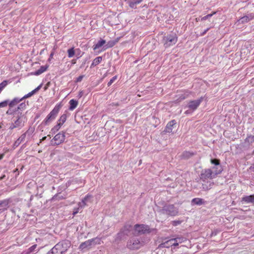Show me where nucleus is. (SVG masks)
Wrapping results in <instances>:
<instances>
[{
	"label": "nucleus",
	"mask_w": 254,
	"mask_h": 254,
	"mask_svg": "<svg viewBox=\"0 0 254 254\" xmlns=\"http://www.w3.org/2000/svg\"><path fill=\"white\" fill-rule=\"evenodd\" d=\"M245 141L248 142L249 144H252L254 142V135H250L248 136L245 139Z\"/></svg>",
	"instance_id": "473e14b6"
},
{
	"label": "nucleus",
	"mask_w": 254,
	"mask_h": 254,
	"mask_svg": "<svg viewBox=\"0 0 254 254\" xmlns=\"http://www.w3.org/2000/svg\"><path fill=\"white\" fill-rule=\"evenodd\" d=\"M134 228L135 231L139 234L150 233L152 232V230L149 227L144 224H135L134 226Z\"/></svg>",
	"instance_id": "423d86ee"
},
{
	"label": "nucleus",
	"mask_w": 254,
	"mask_h": 254,
	"mask_svg": "<svg viewBox=\"0 0 254 254\" xmlns=\"http://www.w3.org/2000/svg\"><path fill=\"white\" fill-rule=\"evenodd\" d=\"M66 120V116L65 114L63 115L58 120V123L63 125V124L65 122Z\"/></svg>",
	"instance_id": "c9c22d12"
},
{
	"label": "nucleus",
	"mask_w": 254,
	"mask_h": 254,
	"mask_svg": "<svg viewBox=\"0 0 254 254\" xmlns=\"http://www.w3.org/2000/svg\"><path fill=\"white\" fill-rule=\"evenodd\" d=\"M164 46L165 48H168L175 45L178 41V37L176 34L169 35L163 39Z\"/></svg>",
	"instance_id": "39448f33"
},
{
	"label": "nucleus",
	"mask_w": 254,
	"mask_h": 254,
	"mask_svg": "<svg viewBox=\"0 0 254 254\" xmlns=\"http://www.w3.org/2000/svg\"><path fill=\"white\" fill-rule=\"evenodd\" d=\"M76 63V60L75 59H73L71 60L72 64H75Z\"/></svg>",
	"instance_id": "5fc2aeb1"
},
{
	"label": "nucleus",
	"mask_w": 254,
	"mask_h": 254,
	"mask_svg": "<svg viewBox=\"0 0 254 254\" xmlns=\"http://www.w3.org/2000/svg\"><path fill=\"white\" fill-rule=\"evenodd\" d=\"M221 169L219 170H212L211 169H205L201 171L200 175V180L201 181H206L208 180H212L215 176L221 173Z\"/></svg>",
	"instance_id": "f03ea898"
},
{
	"label": "nucleus",
	"mask_w": 254,
	"mask_h": 254,
	"mask_svg": "<svg viewBox=\"0 0 254 254\" xmlns=\"http://www.w3.org/2000/svg\"><path fill=\"white\" fill-rule=\"evenodd\" d=\"M131 227V225H125L122 230L123 231H125V232L127 233L128 234L130 231Z\"/></svg>",
	"instance_id": "79ce46f5"
},
{
	"label": "nucleus",
	"mask_w": 254,
	"mask_h": 254,
	"mask_svg": "<svg viewBox=\"0 0 254 254\" xmlns=\"http://www.w3.org/2000/svg\"><path fill=\"white\" fill-rule=\"evenodd\" d=\"M117 79V76L116 75V76H114V77H113L109 81V82L108 83V86H110L111 85V84Z\"/></svg>",
	"instance_id": "c03bdc74"
},
{
	"label": "nucleus",
	"mask_w": 254,
	"mask_h": 254,
	"mask_svg": "<svg viewBox=\"0 0 254 254\" xmlns=\"http://www.w3.org/2000/svg\"><path fill=\"white\" fill-rule=\"evenodd\" d=\"M209 28H207L205 30H204V32L201 34V36H203L204 34H206V33L209 30Z\"/></svg>",
	"instance_id": "3c124183"
},
{
	"label": "nucleus",
	"mask_w": 254,
	"mask_h": 254,
	"mask_svg": "<svg viewBox=\"0 0 254 254\" xmlns=\"http://www.w3.org/2000/svg\"><path fill=\"white\" fill-rule=\"evenodd\" d=\"M205 201L203 199L198 197L194 198L191 200V205H201L202 204H204Z\"/></svg>",
	"instance_id": "412c9836"
},
{
	"label": "nucleus",
	"mask_w": 254,
	"mask_h": 254,
	"mask_svg": "<svg viewBox=\"0 0 254 254\" xmlns=\"http://www.w3.org/2000/svg\"><path fill=\"white\" fill-rule=\"evenodd\" d=\"M25 139V134H22L14 143L13 148H15L18 147L20 144L23 142Z\"/></svg>",
	"instance_id": "5701e85b"
},
{
	"label": "nucleus",
	"mask_w": 254,
	"mask_h": 254,
	"mask_svg": "<svg viewBox=\"0 0 254 254\" xmlns=\"http://www.w3.org/2000/svg\"><path fill=\"white\" fill-rule=\"evenodd\" d=\"M47 254H63L59 247L56 244L50 251H49Z\"/></svg>",
	"instance_id": "4be33fe9"
},
{
	"label": "nucleus",
	"mask_w": 254,
	"mask_h": 254,
	"mask_svg": "<svg viewBox=\"0 0 254 254\" xmlns=\"http://www.w3.org/2000/svg\"><path fill=\"white\" fill-rule=\"evenodd\" d=\"M253 17L252 16H244L241 18L239 20L238 22L240 23H245L249 22L251 20L253 19Z\"/></svg>",
	"instance_id": "a878e982"
},
{
	"label": "nucleus",
	"mask_w": 254,
	"mask_h": 254,
	"mask_svg": "<svg viewBox=\"0 0 254 254\" xmlns=\"http://www.w3.org/2000/svg\"><path fill=\"white\" fill-rule=\"evenodd\" d=\"M176 124V121L175 120L169 122L166 125L165 130L163 132L170 133L172 132L174 127Z\"/></svg>",
	"instance_id": "dca6fc26"
},
{
	"label": "nucleus",
	"mask_w": 254,
	"mask_h": 254,
	"mask_svg": "<svg viewBox=\"0 0 254 254\" xmlns=\"http://www.w3.org/2000/svg\"><path fill=\"white\" fill-rule=\"evenodd\" d=\"M20 254H28L26 250L23 251Z\"/></svg>",
	"instance_id": "052dcab7"
},
{
	"label": "nucleus",
	"mask_w": 254,
	"mask_h": 254,
	"mask_svg": "<svg viewBox=\"0 0 254 254\" xmlns=\"http://www.w3.org/2000/svg\"><path fill=\"white\" fill-rule=\"evenodd\" d=\"M62 125H61L60 124H59V123H57V125H56L54 127H53L51 129V131L53 132V133H55L56 132H57V131H58L59 130V129L61 128V126Z\"/></svg>",
	"instance_id": "e433bc0d"
},
{
	"label": "nucleus",
	"mask_w": 254,
	"mask_h": 254,
	"mask_svg": "<svg viewBox=\"0 0 254 254\" xmlns=\"http://www.w3.org/2000/svg\"><path fill=\"white\" fill-rule=\"evenodd\" d=\"M147 121L150 123L154 127H156L160 123V120L158 118L156 117L155 115H151L147 118Z\"/></svg>",
	"instance_id": "4468645a"
},
{
	"label": "nucleus",
	"mask_w": 254,
	"mask_h": 254,
	"mask_svg": "<svg viewBox=\"0 0 254 254\" xmlns=\"http://www.w3.org/2000/svg\"><path fill=\"white\" fill-rule=\"evenodd\" d=\"M182 222V221L181 220H174L172 221V224L174 226H177Z\"/></svg>",
	"instance_id": "49530a36"
},
{
	"label": "nucleus",
	"mask_w": 254,
	"mask_h": 254,
	"mask_svg": "<svg viewBox=\"0 0 254 254\" xmlns=\"http://www.w3.org/2000/svg\"><path fill=\"white\" fill-rule=\"evenodd\" d=\"M211 163L214 164L215 165L214 167L212 168L213 170H219V168L221 169V173L222 171V168L221 166L220 165V161L217 159H211L210 160Z\"/></svg>",
	"instance_id": "6ab92c4d"
},
{
	"label": "nucleus",
	"mask_w": 254,
	"mask_h": 254,
	"mask_svg": "<svg viewBox=\"0 0 254 254\" xmlns=\"http://www.w3.org/2000/svg\"><path fill=\"white\" fill-rule=\"evenodd\" d=\"M216 12L214 11V12H212V13L208 14L206 15V16H204L203 17H202L201 19V21L205 20L207 19L212 16L214 14H216Z\"/></svg>",
	"instance_id": "ea45409f"
},
{
	"label": "nucleus",
	"mask_w": 254,
	"mask_h": 254,
	"mask_svg": "<svg viewBox=\"0 0 254 254\" xmlns=\"http://www.w3.org/2000/svg\"><path fill=\"white\" fill-rule=\"evenodd\" d=\"M250 170L254 172V164L250 167Z\"/></svg>",
	"instance_id": "603ef678"
},
{
	"label": "nucleus",
	"mask_w": 254,
	"mask_h": 254,
	"mask_svg": "<svg viewBox=\"0 0 254 254\" xmlns=\"http://www.w3.org/2000/svg\"><path fill=\"white\" fill-rule=\"evenodd\" d=\"M3 156H4L3 153L0 154V160H1L3 158Z\"/></svg>",
	"instance_id": "13d9d810"
},
{
	"label": "nucleus",
	"mask_w": 254,
	"mask_h": 254,
	"mask_svg": "<svg viewBox=\"0 0 254 254\" xmlns=\"http://www.w3.org/2000/svg\"><path fill=\"white\" fill-rule=\"evenodd\" d=\"M79 210V207L75 208L73 211V213H72L73 215L74 216L75 214H76L78 212Z\"/></svg>",
	"instance_id": "09e8293b"
},
{
	"label": "nucleus",
	"mask_w": 254,
	"mask_h": 254,
	"mask_svg": "<svg viewBox=\"0 0 254 254\" xmlns=\"http://www.w3.org/2000/svg\"><path fill=\"white\" fill-rule=\"evenodd\" d=\"M77 104L78 103L76 100L74 99L70 100L69 101V110H74L77 106Z\"/></svg>",
	"instance_id": "c756f323"
},
{
	"label": "nucleus",
	"mask_w": 254,
	"mask_h": 254,
	"mask_svg": "<svg viewBox=\"0 0 254 254\" xmlns=\"http://www.w3.org/2000/svg\"><path fill=\"white\" fill-rule=\"evenodd\" d=\"M37 247V245L36 244L33 245L26 251L28 254H33L34 252H36V253H37L38 252V251L36 250Z\"/></svg>",
	"instance_id": "cd10ccee"
},
{
	"label": "nucleus",
	"mask_w": 254,
	"mask_h": 254,
	"mask_svg": "<svg viewBox=\"0 0 254 254\" xmlns=\"http://www.w3.org/2000/svg\"><path fill=\"white\" fill-rule=\"evenodd\" d=\"M11 202V200L10 198L0 200V214L7 210Z\"/></svg>",
	"instance_id": "f8f14e48"
},
{
	"label": "nucleus",
	"mask_w": 254,
	"mask_h": 254,
	"mask_svg": "<svg viewBox=\"0 0 254 254\" xmlns=\"http://www.w3.org/2000/svg\"><path fill=\"white\" fill-rule=\"evenodd\" d=\"M134 5H136V4L134 3V2H132L129 3V6L131 7H133Z\"/></svg>",
	"instance_id": "864d4df0"
},
{
	"label": "nucleus",
	"mask_w": 254,
	"mask_h": 254,
	"mask_svg": "<svg viewBox=\"0 0 254 254\" xmlns=\"http://www.w3.org/2000/svg\"><path fill=\"white\" fill-rule=\"evenodd\" d=\"M21 101V99L17 97L14 98L11 101L8 100V111H22L26 110L29 105L28 102L24 101L20 103Z\"/></svg>",
	"instance_id": "f257e3e1"
},
{
	"label": "nucleus",
	"mask_w": 254,
	"mask_h": 254,
	"mask_svg": "<svg viewBox=\"0 0 254 254\" xmlns=\"http://www.w3.org/2000/svg\"><path fill=\"white\" fill-rule=\"evenodd\" d=\"M49 67V65L48 64H46L45 65L41 66L40 68L37 70L35 71V72H31V74L36 76L39 75L42 73H44V72H45L48 69Z\"/></svg>",
	"instance_id": "f3484780"
},
{
	"label": "nucleus",
	"mask_w": 254,
	"mask_h": 254,
	"mask_svg": "<svg viewBox=\"0 0 254 254\" xmlns=\"http://www.w3.org/2000/svg\"><path fill=\"white\" fill-rule=\"evenodd\" d=\"M25 120V117H18V118L15 121H14V123H12L10 125L9 129H13L14 128H21L23 127L24 126Z\"/></svg>",
	"instance_id": "1a4fd4ad"
},
{
	"label": "nucleus",
	"mask_w": 254,
	"mask_h": 254,
	"mask_svg": "<svg viewBox=\"0 0 254 254\" xmlns=\"http://www.w3.org/2000/svg\"><path fill=\"white\" fill-rule=\"evenodd\" d=\"M100 239L99 238H95L94 239H91L83 243H82L79 246V248L81 249H84L89 247L93 245L100 244Z\"/></svg>",
	"instance_id": "0eeeda50"
},
{
	"label": "nucleus",
	"mask_w": 254,
	"mask_h": 254,
	"mask_svg": "<svg viewBox=\"0 0 254 254\" xmlns=\"http://www.w3.org/2000/svg\"><path fill=\"white\" fill-rule=\"evenodd\" d=\"M84 75H80L76 79V82H80L82 79L84 77Z\"/></svg>",
	"instance_id": "de8ad7c7"
},
{
	"label": "nucleus",
	"mask_w": 254,
	"mask_h": 254,
	"mask_svg": "<svg viewBox=\"0 0 254 254\" xmlns=\"http://www.w3.org/2000/svg\"><path fill=\"white\" fill-rule=\"evenodd\" d=\"M54 55V52H51V53L50 54V57L48 59V61H50L53 59Z\"/></svg>",
	"instance_id": "8fccbe9b"
},
{
	"label": "nucleus",
	"mask_w": 254,
	"mask_h": 254,
	"mask_svg": "<svg viewBox=\"0 0 254 254\" xmlns=\"http://www.w3.org/2000/svg\"><path fill=\"white\" fill-rule=\"evenodd\" d=\"M7 85V81L4 80L1 83H0V93L1 91L6 87Z\"/></svg>",
	"instance_id": "4c0bfd02"
},
{
	"label": "nucleus",
	"mask_w": 254,
	"mask_h": 254,
	"mask_svg": "<svg viewBox=\"0 0 254 254\" xmlns=\"http://www.w3.org/2000/svg\"><path fill=\"white\" fill-rule=\"evenodd\" d=\"M202 189L203 190H210L214 185V183L212 180H208L206 181H202Z\"/></svg>",
	"instance_id": "2eb2a0df"
},
{
	"label": "nucleus",
	"mask_w": 254,
	"mask_h": 254,
	"mask_svg": "<svg viewBox=\"0 0 254 254\" xmlns=\"http://www.w3.org/2000/svg\"><path fill=\"white\" fill-rule=\"evenodd\" d=\"M158 212L161 214H166L171 216H175L179 213L178 209L173 204H165Z\"/></svg>",
	"instance_id": "7ed1b4c3"
},
{
	"label": "nucleus",
	"mask_w": 254,
	"mask_h": 254,
	"mask_svg": "<svg viewBox=\"0 0 254 254\" xmlns=\"http://www.w3.org/2000/svg\"><path fill=\"white\" fill-rule=\"evenodd\" d=\"M57 113L58 112H50L42 122V124L45 126L50 125L57 117Z\"/></svg>",
	"instance_id": "9b49d317"
},
{
	"label": "nucleus",
	"mask_w": 254,
	"mask_h": 254,
	"mask_svg": "<svg viewBox=\"0 0 254 254\" xmlns=\"http://www.w3.org/2000/svg\"><path fill=\"white\" fill-rule=\"evenodd\" d=\"M64 197L63 196H59L58 194H55L52 198V200H55L57 199H64Z\"/></svg>",
	"instance_id": "37998d69"
},
{
	"label": "nucleus",
	"mask_w": 254,
	"mask_h": 254,
	"mask_svg": "<svg viewBox=\"0 0 254 254\" xmlns=\"http://www.w3.org/2000/svg\"><path fill=\"white\" fill-rule=\"evenodd\" d=\"M42 86V84L38 86L37 88H36L35 89L31 91L30 92L28 93L27 94L24 96L22 98H21V100L22 101L24 99H26L27 98H29L31 96H32L34 94H35L37 91L39 90Z\"/></svg>",
	"instance_id": "b1692460"
},
{
	"label": "nucleus",
	"mask_w": 254,
	"mask_h": 254,
	"mask_svg": "<svg viewBox=\"0 0 254 254\" xmlns=\"http://www.w3.org/2000/svg\"><path fill=\"white\" fill-rule=\"evenodd\" d=\"M46 138H47V136H44V137H42V138L41 139H40V142H41L42 141L46 140Z\"/></svg>",
	"instance_id": "6e6d98bb"
},
{
	"label": "nucleus",
	"mask_w": 254,
	"mask_h": 254,
	"mask_svg": "<svg viewBox=\"0 0 254 254\" xmlns=\"http://www.w3.org/2000/svg\"><path fill=\"white\" fill-rule=\"evenodd\" d=\"M185 98H186V97H185V96H183V95H182V96H181V100L185 99Z\"/></svg>",
	"instance_id": "680f3d73"
},
{
	"label": "nucleus",
	"mask_w": 254,
	"mask_h": 254,
	"mask_svg": "<svg viewBox=\"0 0 254 254\" xmlns=\"http://www.w3.org/2000/svg\"><path fill=\"white\" fill-rule=\"evenodd\" d=\"M57 244L59 246L63 254L65 253L71 246L70 242L66 240L61 241Z\"/></svg>",
	"instance_id": "9d476101"
},
{
	"label": "nucleus",
	"mask_w": 254,
	"mask_h": 254,
	"mask_svg": "<svg viewBox=\"0 0 254 254\" xmlns=\"http://www.w3.org/2000/svg\"><path fill=\"white\" fill-rule=\"evenodd\" d=\"M141 1H142V0L136 1L134 2V3L136 4H139Z\"/></svg>",
	"instance_id": "bf43d9fd"
},
{
	"label": "nucleus",
	"mask_w": 254,
	"mask_h": 254,
	"mask_svg": "<svg viewBox=\"0 0 254 254\" xmlns=\"http://www.w3.org/2000/svg\"><path fill=\"white\" fill-rule=\"evenodd\" d=\"M65 139L64 132H59L56 134L53 139L51 140V144L52 145H59L63 143Z\"/></svg>",
	"instance_id": "6e6552de"
},
{
	"label": "nucleus",
	"mask_w": 254,
	"mask_h": 254,
	"mask_svg": "<svg viewBox=\"0 0 254 254\" xmlns=\"http://www.w3.org/2000/svg\"><path fill=\"white\" fill-rule=\"evenodd\" d=\"M8 104V100L4 101L0 103V108L6 107Z\"/></svg>",
	"instance_id": "a18cd8bd"
},
{
	"label": "nucleus",
	"mask_w": 254,
	"mask_h": 254,
	"mask_svg": "<svg viewBox=\"0 0 254 254\" xmlns=\"http://www.w3.org/2000/svg\"><path fill=\"white\" fill-rule=\"evenodd\" d=\"M91 197V195H87L86 196H85L83 199H82V203H83V205H81L80 206L81 207H83L85 205H86V202L87 201V200L88 199V198L89 197Z\"/></svg>",
	"instance_id": "58836bf2"
},
{
	"label": "nucleus",
	"mask_w": 254,
	"mask_h": 254,
	"mask_svg": "<svg viewBox=\"0 0 254 254\" xmlns=\"http://www.w3.org/2000/svg\"><path fill=\"white\" fill-rule=\"evenodd\" d=\"M106 43V41L104 40H100L98 42L93 46V49L94 50L99 49Z\"/></svg>",
	"instance_id": "c85d7f7f"
},
{
	"label": "nucleus",
	"mask_w": 254,
	"mask_h": 254,
	"mask_svg": "<svg viewBox=\"0 0 254 254\" xmlns=\"http://www.w3.org/2000/svg\"><path fill=\"white\" fill-rule=\"evenodd\" d=\"M67 54L68 58H72L75 55V50L74 48H71L67 50Z\"/></svg>",
	"instance_id": "f704fd0d"
},
{
	"label": "nucleus",
	"mask_w": 254,
	"mask_h": 254,
	"mask_svg": "<svg viewBox=\"0 0 254 254\" xmlns=\"http://www.w3.org/2000/svg\"><path fill=\"white\" fill-rule=\"evenodd\" d=\"M34 131V129L33 128L30 127L23 134H25V136H26V135H28V136H30L33 133Z\"/></svg>",
	"instance_id": "a19ab883"
},
{
	"label": "nucleus",
	"mask_w": 254,
	"mask_h": 254,
	"mask_svg": "<svg viewBox=\"0 0 254 254\" xmlns=\"http://www.w3.org/2000/svg\"><path fill=\"white\" fill-rule=\"evenodd\" d=\"M102 60V57H98L96 58L93 61V62L90 65V68H92V67L95 66L99 64L101 62Z\"/></svg>",
	"instance_id": "bb28decb"
},
{
	"label": "nucleus",
	"mask_w": 254,
	"mask_h": 254,
	"mask_svg": "<svg viewBox=\"0 0 254 254\" xmlns=\"http://www.w3.org/2000/svg\"><path fill=\"white\" fill-rule=\"evenodd\" d=\"M127 233L125 232V231L121 230L117 235L115 238L116 241L121 240L125 236H127Z\"/></svg>",
	"instance_id": "393cba45"
},
{
	"label": "nucleus",
	"mask_w": 254,
	"mask_h": 254,
	"mask_svg": "<svg viewBox=\"0 0 254 254\" xmlns=\"http://www.w3.org/2000/svg\"><path fill=\"white\" fill-rule=\"evenodd\" d=\"M178 239H170L168 240L164 243H162L158 246V248H169L170 247L173 246V241H177Z\"/></svg>",
	"instance_id": "a211bd4d"
},
{
	"label": "nucleus",
	"mask_w": 254,
	"mask_h": 254,
	"mask_svg": "<svg viewBox=\"0 0 254 254\" xmlns=\"http://www.w3.org/2000/svg\"><path fill=\"white\" fill-rule=\"evenodd\" d=\"M242 202H245L247 203H254V194L250 195H245L242 198Z\"/></svg>",
	"instance_id": "aec40b11"
},
{
	"label": "nucleus",
	"mask_w": 254,
	"mask_h": 254,
	"mask_svg": "<svg viewBox=\"0 0 254 254\" xmlns=\"http://www.w3.org/2000/svg\"><path fill=\"white\" fill-rule=\"evenodd\" d=\"M183 157L187 159L193 155V153L190 151H185L183 153Z\"/></svg>",
	"instance_id": "72a5a7b5"
},
{
	"label": "nucleus",
	"mask_w": 254,
	"mask_h": 254,
	"mask_svg": "<svg viewBox=\"0 0 254 254\" xmlns=\"http://www.w3.org/2000/svg\"><path fill=\"white\" fill-rule=\"evenodd\" d=\"M144 245V242L136 237L130 238L127 244V247L131 250H138Z\"/></svg>",
	"instance_id": "20e7f679"
},
{
	"label": "nucleus",
	"mask_w": 254,
	"mask_h": 254,
	"mask_svg": "<svg viewBox=\"0 0 254 254\" xmlns=\"http://www.w3.org/2000/svg\"><path fill=\"white\" fill-rule=\"evenodd\" d=\"M119 41V39L117 38V39L115 40H111V41H109L106 46H107V48H112L113 47V46H114Z\"/></svg>",
	"instance_id": "2f4dec72"
},
{
	"label": "nucleus",
	"mask_w": 254,
	"mask_h": 254,
	"mask_svg": "<svg viewBox=\"0 0 254 254\" xmlns=\"http://www.w3.org/2000/svg\"><path fill=\"white\" fill-rule=\"evenodd\" d=\"M173 239H178L177 241H173V246H178L179 243H182L184 241V238L183 237H178L176 238H174Z\"/></svg>",
	"instance_id": "7c9ffc66"
},
{
	"label": "nucleus",
	"mask_w": 254,
	"mask_h": 254,
	"mask_svg": "<svg viewBox=\"0 0 254 254\" xmlns=\"http://www.w3.org/2000/svg\"><path fill=\"white\" fill-rule=\"evenodd\" d=\"M5 177V175H2L1 177H0V180H3Z\"/></svg>",
	"instance_id": "4d7b16f0"
},
{
	"label": "nucleus",
	"mask_w": 254,
	"mask_h": 254,
	"mask_svg": "<svg viewBox=\"0 0 254 254\" xmlns=\"http://www.w3.org/2000/svg\"><path fill=\"white\" fill-rule=\"evenodd\" d=\"M199 20V19L196 18V21H198Z\"/></svg>",
	"instance_id": "e2e57ef3"
},
{
	"label": "nucleus",
	"mask_w": 254,
	"mask_h": 254,
	"mask_svg": "<svg viewBox=\"0 0 254 254\" xmlns=\"http://www.w3.org/2000/svg\"><path fill=\"white\" fill-rule=\"evenodd\" d=\"M202 101V98H200L199 99L193 100V101H190L188 103V107L189 108L192 110H195L197 109V108L199 106L200 103Z\"/></svg>",
	"instance_id": "ddd939ff"
}]
</instances>
